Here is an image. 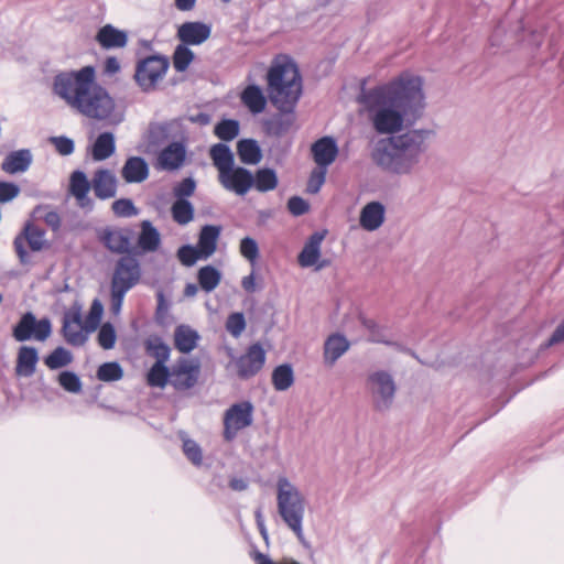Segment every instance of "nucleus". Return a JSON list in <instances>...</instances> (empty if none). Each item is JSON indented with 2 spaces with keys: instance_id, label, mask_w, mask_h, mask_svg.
Listing matches in <instances>:
<instances>
[{
  "instance_id": "f257e3e1",
  "label": "nucleus",
  "mask_w": 564,
  "mask_h": 564,
  "mask_svg": "<svg viewBox=\"0 0 564 564\" xmlns=\"http://www.w3.org/2000/svg\"><path fill=\"white\" fill-rule=\"evenodd\" d=\"M357 101L368 113L375 131L388 134L372 153L373 162L398 175L412 172L427 151L429 129H411L425 108L423 79L408 72L392 80L367 89L361 86Z\"/></svg>"
},
{
  "instance_id": "f03ea898",
  "label": "nucleus",
  "mask_w": 564,
  "mask_h": 564,
  "mask_svg": "<svg viewBox=\"0 0 564 564\" xmlns=\"http://www.w3.org/2000/svg\"><path fill=\"white\" fill-rule=\"evenodd\" d=\"M54 93L88 118L104 120L115 110V101L105 87L96 83L94 66L63 72L54 77Z\"/></svg>"
},
{
  "instance_id": "7ed1b4c3",
  "label": "nucleus",
  "mask_w": 564,
  "mask_h": 564,
  "mask_svg": "<svg viewBox=\"0 0 564 564\" xmlns=\"http://www.w3.org/2000/svg\"><path fill=\"white\" fill-rule=\"evenodd\" d=\"M268 97L278 111L294 112L303 93L297 64L288 55H279L267 73Z\"/></svg>"
},
{
  "instance_id": "20e7f679",
  "label": "nucleus",
  "mask_w": 564,
  "mask_h": 564,
  "mask_svg": "<svg viewBox=\"0 0 564 564\" xmlns=\"http://www.w3.org/2000/svg\"><path fill=\"white\" fill-rule=\"evenodd\" d=\"M278 511L284 523L294 532L303 546L310 547L303 534V518L305 500L299 489L288 478L278 480L276 494Z\"/></svg>"
},
{
  "instance_id": "39448f33",
  "label": "nucleus",
  "mask_w": 564,
  "mask_h": 564,
  "mask_svg": "<svg viewBox=\"0 0 564 564\" xmlns=\"http://www.w3.org/2000/svg\"><path fill=\"white\" fill-rule=\"evenodd\" d=\"M278 511L284 523L294 532L303 546L310 547L303 534V518L305 500L299 489L288 478L278 480L276 494Z\"/></svg>"
},
{
  "instance_id": "423d86ee",
  "label": "nucleus",
  "mask_w": 564,
  "mask_h": 564,
  "mask_svg": "<svg viewBox=\"0 0 564 564\" xmlns=\"http://www.w3.org/2000/svg\"><path fill=\"white\" fill-rule=\"evenodd\" d=\"M170 67L165 55L154 54L141 58L135 66L134 79L144 93L154 90L158 82L164 77Z\"/></svg>"
},
{
  "instance_id": "0eeeda50",
  "label": "nucleus",
  "mask_w": 564,
  "mask_h": 564,
  "mask_svg": "<svg viewBox=\"0 0 564 564\" xmlns=\"http://www.w3.org/2000/svg\"><path fill=\"white\" fill-rule=\"evenodd\" d=\"M367 381L371 387L375 410L388 411L393 404L397 392L393 377L386 370H377L368 376Z\"/></svg>"
},
{
  "instance_id": "6e6552de",
  "label": "nucleus",
  "mask_w": 564,
  "mask_h": 564,
  "mask_svg": "<svg viewBox=\"0 0 564 564\" xmlns=\"http://www.w3.org/2000/svg\"><path fill=\"white\" fill-rule=\"evenodd\" d=\"M52 334V323L47 317L36 319L32 312L22 314L18 323L12 328V336L19 343L31 339L39 341L46 340Z\"/></svg>"
},
{
  "instance_id": "1a4fd4ad",
  "label": "nucleus",
  "mask_w": 564,
  "mask_h": 564,
  "mask_svg": "<svg viewBox=\"0 0 564 564\" xmlns=\"http://www.w3.org/2000/svg\"><path fill=\"white\" fill-rule=\"evenodd\" d=\"M141 265L134 252L121 256L111 276V284L131 290L141 279Z\"/></svg>"
},
{
  "instance_id": "9d476101",
  "label": "nucleus",
  "mask_w": 564,
  "mask_h": 564,
  "mask_svg": "<svg viewBox=\"0 0 564 564\" xmlns=\"http://www.w3.org/2000/svg\"><path fill=\"white\" fill-rule=\"evenodd\" d=\"M44 236L45 230L39 228L33 223L28 221L24 225L23 230L13 240V247L21 264L30 262V254L24 247V242H28L32 251H41L47 247Z\"/></svg>"
},
{
  "instance_id": "9b49d317",
  "label": "nucleus",
  "mask_w": 564,
  "mask_h": 564,
  "mask_svg": "<svg viewBox=\"0 0 564 564\" xmlns=\"http://www.w3.org/2000/svg\"><path fill=\"white\" fill-rule=\"evenodd\" d=\"M200 376V365L198 360H188L180 357L171 369L170 384L176 391H186L194 388Z\"/></svg>"
},
{
  "instance_id": "f8f14e48",
  "label": "nucleus",
  "mask_w": 564,
  "mask_h": 564,
  "mask_svg": "<svg viewBox=\"0 0 564 564\" xmlns=\"http://www.w3.org/2000/svg\"><path fill=\"white\" fill-rule=\"evenodd\" d=\"M133 236V230L129 227L124 228H111L105 227L98 230L97 237L98 240L104 245L106 249H108L112 253L117 254H128L135 253V247L131 246V238Z\"/></svg>"
},
{
  "instance_id": "ddd939ff",
  "label": "nucleus",
  "mask_w": 564,
  "mask_h": 564,
  "mask_svg": "<svg viewBox=\"0 0 564 564\" xmlns=\"http://www.w3.org/2000/svg\"><path fill=\"white\" fill-rule=\"evenodd\" d=\"M265 359V350L260 343L250 345L246 354L235 360L238 377L242 380L254 377L263 368Z\"/></svg>"
},
{
  "instance_id": "4468645a",
  "label": "nucleus",
  "mask_w": 564,
  "mask_h": 564,
  "mask_svg": "<svg viewBox=\"0 0 564 564\" xmlns=\"http://www.w3.org/2000/svg\"><path fill=\"white\" fill-rule=\"evenodd\" d=\"M218 181L223 187L239 196H245L254 184V177L250 170L234 165L226 172L218 174Z\"/></svg>"
},
{
  "instance_id": "2eb2a0df",
  "label": "nucleus",
  "mask_w": 564,
  "mask_h": 564,
  "mask_svg": "<svg viewBox=\"0 0 564 564\" xmlns=\"http://www.w3.org/2000/svg\"><path fill=\"white\" fill-rule=\"evenodd\" d=\"M187 156L184 141H172L160 151L155 166L158 170L174 172L180 170Z\"/></svg>"
},
{
  "instance_id": "dca6fc26",
  "label": "nucleus",
  "mask_w": 564,
  "mask_h": 564,
  "mask_svg": "<svg viewBox=\"0 0 564 564\" xmlns=\"http://www.w3.org/2000/svg\"><path fill=\"white\" fill-rule=\"evenodd\" d=\"M62 334L66 343L75 347L83 346L87 341L88 334L83 328L79 310L64 314Z\"/></svg>"
},
{
  "instance_id": "f3484780",
  "label": "nucleus",
  "mask_w": 564,
  "mask_h": 564,
  "mask_svg": "<svg viewBox=\"0 0 564 564\" xmlns=\"http://www.w3.org/2000/svg\"><path fill=\"white\" fill-rule=\"evenodd\" d=\"M212 25L200 21L184 22L177 30V39L185 45H200L210 37Z\"/></svg>"
},
{
  "instance_id": "a211bd4d",
  "label": "nucleus",
  "mask_w": 564,
  "mask_h": 564,
  "mask_svg": "<svg viewBox=\"0 0 564 564\" xmlns=\"http://www.w3.org/2000/svg\"><path fill=\"white\" fill-rule=\"evenodd\" d=\"M361 325L369 332L368 340L376 344H383L389 347H395L401 351L408 352L413 358H415L419 362L423 364V361L419 358V356L410 348H403L397 341H393L389 338V330L386 326L379 325L376 321L367 317L360 318Z\"/></svg>"
},
{
  "instance_id": "6ab92c4d",
  "label": "nucleus",
  "mask_w": 564,
  "mask_h": 564,
  "mask_svg": "<svg viewBox=\"0 0 564 564\" xmlns=\"http://www.w3.org/2000/svg\"><path fill=\"white\" fill-rule=\"evenodd\" d=\"M338 151L335 138L329 135L317 139L311 147V152L316 165L326 169L335 162Z\"/></svg>"
},
{
  "instance_id": "aec40b11",
  "label": "nucleus",
  "mask_w": 564,
  "mask_h": 564,
  "mask_svg": "<svg viewBox=\"0 0 564 564\" xmlns=\"http://www.w3.org/2000/svg\"><path fill=\"white\" fill-rule=\"evenodd\" d=\"M95 40L104 50H115L126 47L129 36L127 31L105 24L98 29Z\"/></svg>"
},
{
  "instance_id": "412c9836",
  "label": "nucleus",
  "mask_w": 564,
  "mask_h": 564,
  "mask_svg": "<svg viewBox=\"0 0 564 564\" xmlns=\"http://www.w3.org/2000/svg\"><path fill=\"white\" fill-rule=\"evenodd\" d=\"M294 122L295 111H279L278 113L262 120V129L268 137L280 138L291 130Z\"/></svg>"
},
{
  "instance_id": "4be33fe9",
  "label": "nucleus",
  "mask_w": 564,
  "mask_h": 564,
  "mask_svg": "<svg viewBox=\"0 0 564 564\" xmlns=\"http://www.w3.org/2000/svg\"><path fill=\"white\" fill-rule=\"evenodd\" d=\"M327 231H314L304 243L303 249L297 256V262L302 268L314 267L321 257V245L325 239Z\"/></svg>"
},
{
  "instance_id": "5701e85b",
  "label": "nucleus",
  "mask_w": 564,
  "mask_h": 564,
  "mask_svg": "<svg viewBox=\"0 0 564 564\" xmlns=\"http://www.w3.org/2000/svg\"><path fill=\"white\" fill-rule=\"evenodd\" d=\"M118 181L108 169H99L93 177V189L97 198L105 200L116 196Z\"/></svg>"
},
{
  "instance_id": "b1692460",
  "label": "nucleus",
  "mask_w": 564,
  "mask_h": 564,
  "mask_svg": "<svg viewBox=\"0 0 564 564\" xmlns=\"http://www.w3.org/2000/svg\"><path fill=\"white\" fill-rule=\"evenodd\" d=\"M141 231L138 237L135 247V256L147 252H154L161 245V235L156 227L150 220H142L140 224Z\"/></svg>"
},
{
  "instance_id": "393cba45",
  "label": "nucleus",
  "mask_w": 564,
  "mask_h": 564,
  "mask_svg": "<svg viewBox=\"0 0 564 564\" xmlns=\"http://www.w3.org/2000/svg\"><path fill=\"white\" fill-rule=\"evenodd\" d=\"M386 217V207L382 203L373 200L367 203L360 210L359 224L367 231H375L382 226Z\"/></svg>"
},
{
  "instance_id": "a878e982",
  "label": "nucleus",
  "mask_w": 564,
  "mask_h": 564,
  "mask_svg": "<svg viewBox=\"0 0 564 564\" xmlns=\"http://www.w3.org/2000/svg\"><path fill=\"white\" fill-rule=\"evenodd\" d=\"M121 176L127 183H141L149 176V165L142 156H129L121 170Z\"/></svg>"
},
{
  "instance_id": "bb28decb",
  "label": "nucleus",
  "mask_w": 564,
  "mask_h": 564,
  "mask_svg": "<svg viewBox=\"0 0 564 564\" xmlns=\"http://www.w3.org/2000/svg\"><path fill=\"white\" fill-rule=\"evenodd\" d=\"M39 351L33 346H21L18 351L15 375L30 378L36 370Z\"/></svg>"
},
{
  "instance_id": "cd10ccee",
  "label": "nucleus",
  "mask_w": 564,
  "mask_h": 564,
  "mask_svg": "<svg viewBox=\"0 0 564 564\" xmlns=\"http://www.w3.org/2000/svg\"><path fill=\"white\" fill-rule=\"evenodd\" d=\"M253 405L249 401L231 405L225 414V420L234 425L236 431H240L252 424Z\"/></svg>"
},
{
  "instance_id": "c85d7f7f",
  "label": "nucleus",
  "mask_w": 564,
  "mask_h": 564,
  "mask_svg": "<svg viewBox=\"0 0 564 564\" xmlns=\"http://www.w3.org/2000/svg\"><path fill=\"white\" fill-rule=\"evenodd\" d=\"M221 230L219 225H204L200 228L196 247L203 253V259H208L215 253Z\"/></svg>"
},
{
  "instance_id": "c756f323",
  "label": "nucleus",
  "mask_w": 564,
  "mask_h": 564,
  "mask_svg": "<svg viewBox=\"0 0 564 564\" xmlns=\"http://www.w3.org/2000/svg\"><path fill=\"white\" fill-rule=\"evenodd\" d=\"M350 347L348 339L339 333L332 334L324 343V361L333 366Z\"/></svg>"
},
{
  "instance_id": "7c9ffc66",
  "label": "nucleus",
  "mask_w": 564,
  "mask_h": 564,
  "mask_svg": "<svg viewBox=\"0 0 564 564\" xmlns=\"http://www.w3.org/2000/svg\"><path fill=\"white\" fill-rule=\"evenodd\" d=\"M199 339L198 332L189 325L181 324L174 330V346L182 354H189L194 350Z\"/></svg>"
},
{
  "instance_id": "2f4dec72",
  "label": "nucleus",
  "mask_w": 564,
  "mask_h": 564,
  "mask_svg": "<svg viewBox=\"0 0 564 564\" xmlns=\"http://www.w3.org/2000/svg\"><path fill=\"white\" fill-rule=\"evenodd\" d=\"M172 123L150 122L145 135L147 148L149 151H155L162 148L171 137Z\"/></svg>"
},
{
  "instance_id": "473e14b6",
  "label": "nucleus",
  "mask_w": 564,
  "mask_h": 564,
  "mask_svg": "<svg viewBox=\"0 0 564 564\" xmlns=\"http://www.w3.org/2000/svg\"><path fill=\"white\" fill-rule=\"evenodd\" d=\"M93 186L87 178L85 172L76 170L72 173L69 178V191L72 195L78 200L80 207L91 205V200L88 197V193Z\"/></svg>"
},
{
  "instance_id": "72a5a7b5",
  "label": "nucleus",
  "mask_w": 564,
  "mask_h": 564,
  "mask_svg": "<svg viewBox=\"0 0 564 564\" xmlns=\"http://www.w3.org/2000/svg\"><path fill=\"white\" fill-rule=\"evenodd\" d=\"M32 163V153L29 149L10 152L3 160L1 169L9 174L25 172Z\"/></svg>"
},
{
  "instance_id": "f704fd0d",
  "label": "nucleus",
  "mask_w": 564,
  "mask_h": 564,
  "mask_svg": "<svg viewBox=\"0 0 564 564\" xmlns=\"http://www.w3.org/2000/svg\"><path fill=\"white\" fill-rule=\"evenodd\" d=\"M241 101L253 115L261 113L267 107V97L259 85H248L241 93Z\"/></svg>"
},
{
  "instance_id": "c9c22d12",
  "label": "nucleus",
  "mask_w": 564,
  "mask_h": 564,
  "mask_svg": "<svg viewBox=\"0 0 564 564\" xmlns=\"http://www.w3.org/2000/svg\"><path fill=\"white\" fill-rule=\"evenodd\" d=\"M214 166L221 174L235 165V155L230 147L224 142L214 144L209 151Z\"/></svg>"
},
{
  "instance_id": "e433bc0d",
  "label": "nucleus",
  "mask_w": 564,
  "mask_h": 564,
  "mask_svg": "<svg viewBox=\"0 0 564 564\" xmlns=\"http://www.w3.org/2000/svg\"><path fill=\"white\" fill-rule=\"evenodd\" d=\"M116 152V138L112 132H101L91 147V156L95 161H104Z\"/></svg>"
},
{
  "instance_id": "4c0bfd02",
  "label": "nucleus",
  "mask_w": 564,
  "mask_h": 564,
  "mask_svg": "<svg viewBox=\"0 0 564 564\" xmlns=\"http://www.w3.org/2000/svg\"><path fill=\"white\" fill-rule=\"evenodd\" d=\"M237 154L241 163L256 165L262 160V150L254 139H241L237 142Z\"/></svg>"
},
{
  "instance_id": "58836bf2",
  "label": "nucleus",
  "mask_w": 564,
  "mask_h": 564,
  "mask_svg": "<svg viewBox=\"0 0 564 564\" xmlns=\"http://www.w3.org/2000/svg\"><path fill=\"white\" fill-rule=\"evenodd\" d=\"M144 349L147 355L155 358L154 364H165L171 355L170 346L159 335H150L144 340Z\"/></svg>"
},
{
  "instance_id": "ea45409f",
  "label": "nucleus",
  "mask_w": 564,
  "mask_h": 564,
  "mask_svg": "<svg viewBox=\"0 0 564 564\" xmlns=\"http://www.w3.org/2000/svg\"><path fill=\"white\" fill-rule=\"evenodd\" d=\"M221 278L220 270L212 264L202 267L197 272L198 285L206 293L213 292L219 285Z\"/></svg>"
},
{
  "instance_id": "a19ab883",
  "label": "nucleus",
  "mask_w": 564,
  "mask_h": 564,
  "mask_svg": "<svg viewBox=\"0 0 564 564\" xmlns=\"http://www.w3.org/2000/svg\"><path fill=\"white\" fill-rule=\"evenodd\" d=\"M253 187L260 193H267L276 188L279 178L276 171L272 167H261L253 174Z\"/></svg>"
},
{
  "instance_id": "79ce46f5",
  "label": "nucleus",
  "mask_w": 564,
  "mask_h": 564,
  "mask_svg": "<svg viewBox=\"0 0 564 564\" xmlns=\"http://www.w3.org/2000/svg\"><path fill=\"white\" fill-rule=\"evenodd\" d=\"M272 384L276 391H285L294 383V371L291 364L276 366L272 371Z\"/></svg>"
},
{
  "instance_id": "37998d69",
  "label": "nucleus",
  "mask_w": 564,
  "mask_h": 564,
  "mask_svg": "<svg viewBox=\"0 0 564 564\" xmlns=\"http://www.w3.org/2000/svg\"><path fill=\"white\" fill-rule=\"evenodd\" d=\"M171 381V369L165 364H153L147 373V383L152 388H165Z\"/></svg>"
},
{
  "instance_id": "c03bdc74",
  "label": "nucleus",
  "mask_w": 564,
  "mask_h": 564,
  "mask_svg": "<svg viewBox=\"0 0 564 564\" xmlns=\"http://www.w3.org/2000/svg\"><path fill=\"white\" fill-rule=\"evenodd\" d=\"M240 132V123L237 119L223 118L214 127L215 135L224 143L230 142L238 137Z\"/></svg>"
},
{
  "instance_id": "a18cd8bd",
  "label": "nucleus",
  "mask_w": 564,
  "mask_h": 564,
  "mask_svg": "<svg viewBox=\"0 0 564 564\" xmlns=\"http://www.w3.org/2000/svg\"><path fill=\"white\" fill-rule=\"evenodd\" d=\"M195 58V53L189 48L188 45L180 43L174 48L172 55L173 67L177 73H184L188 69L189 65Z\"/></svg>"
},
{
  "instance_id": "49530a36",
  "label": "nucleus",
  "mask_w": 564,
  "mask_h": 564,
  "mask_svg": "<svg viewBox=\"0 0 564 564\" xmlns=\"http://www.w3.org/2000/svg\"><path fill=\"white\" fill-rule=\"evenodd\" d=\"M73 361V354L63 346L56 347L44 357V364L51 370L61 369Z\"/></svg>"
},
{
  "instance_id": "de8ad7c7",
  "label": "nucleus",
  "mask_w": 564,
  "mask_h": 564,
  "mask_svg": "<svg viewBox=\"0 0 564 564\" xmlns=\"http://www.w3.org/2000/svg\"><path fill=\"white\" fill-rule=\"evenodd\" d=\"M172 218L178 225H186L194 218V206L189 200H175L171 207Z\"/></svg>"
},
{
  "instance_id": "09e8293b",
  "label": "nucleus",
  "mask_w": 564,
  "mask_h": 564,
  "mask_svg": "<svg viewBox=\"0 0 564 564\" xmlns=\"http://www.w3.org/2000/svg\"><path fill=\"white\" fill-rule=\"evenodd\" d=\"M123 377V369L118 361L101 364L97 369V378L104 382L118 381Z\"/></svg>"
},
{
  "instance_id": "8fccbe9b",
  "label": "nucleus",
  "mask_w": 564,
  "mask_h": 564,
  "mask_svg": "<svg viewBox=\"0 0 564 564\" xmlns=\"http://www.w3.org/2000/svg\"><path fill=\"white\" fill-rule=\"evenodd\" d=\"M102 314L104 305L98 299H95L83 324L86 334L95 332L100 326Z\"/></svg>"
},
{
  "instance_id": "3c124183",
  "label": "nucleus",
  "mask_w": 564,
  "mask_h": 564,
  "mask_svg": "<svg viewBox=\"0 0 564 564\" xmlns=\"http://www.w3.org/2000/svg\"><path fill=\"white\" fill-rule=\"evenodd\" d=\"M58 384L69 393H79L83 389V383L79 376L72 370H63L57 377Z\"/></svg>"
},
{
  "instance_id": "603ef678",
  "label": "nucleus",
  "mask_w": 564,
  "mask_h": 564,
  "mask_svg": "<svg viewBox=\"0 0 564 564\" xmlns=\"http://www.w3.org/2000/svg\"><path fill=\"white\" fill-rule=\"evenodd\" d=\"M98 345L106 349H112L117 341V333L115 326L110 322H106L99 326L97 335Z\"/></svg>"
},
{
  "instance_id": "864d4df0",
  "label": "nucleus",
  "mask_w": 564,
  "mask_h": 564,
  "mask_svg": "<svg viewBox=\"0 0 564 564\" xmlns=\"http://www.w3.org/2000/svg\"><path fill=\"white\" fill-rule=\"evenodd\" d=\"M178 261L184 267H193L199 259H203V253L197 247L192 245H183L176 252Z\"/></svg>"
},
{
  "instance_id": "5fc2aeb1",
  "label": "nucleus",
  "mask_w": 564,
  "mask_h": 564,
  "mask_svg": "<svg viewBox=\"0 0 564 564\" xmlns=\"http://www.w3.org/2000/svg\"><path fill=\"white\" fill-rule=\"evenodd\" d=\"M327 174V169L323 166H316L312 170L307 185H306V192L308 194H317L321 191V187L325 183Z\"/></svg>"
},
{
  "instance_id": "6e6d98bb",
  "label": "nucleus",
  "mask_w": 564,
  "mask_h": 564,
  "mask_svg": "<svg viewBox=\"0 0 564 564\" xmlns=\"http://www.w3.org/2000/svg\"><path fill=\"white\" fill-rule=\"evenodd\" d=\"M196 186V181L192 176L183 178L173 188L175 200H188L187 198L195 193Z\"/></svg>"
},
{
  "instance_id": "4d7b16f0",
  "label": "nucleus",
  "mask_w": 564,
  "mask_h": 564,
  "mask_svg": "<svg viewBox=\"0 0 564 564\" xmlns=\"http://www.w3.org/2000/svg\"><path fill=\"white\" fill-rule=\"evenodd\" d=\"M246 318L243 313L235 312L231 313L226 321V329L234 337H239L246 329Z\"/></svg>"
},
{
  "instance_id": "13d9d810",
  "label": "nucleus",
  "mask_w": 564,
  "mask_h": 564,
  "mask_svg": "<svg viewBox=\"0 0 564 564\" xmlns=\"http://www.w3.org/2000/svg\"><path fill=\"white\" fill-rule=\"evenodd\" d=\"M239 249L241 256L246 258L251 264H254L259 257V246L257 240L247 236L240 240Z\"/></svg>"
},
{
  "instance_id": "bf43d9fd",
  "label": "nucleus",
  "mask_w": 564,
  "mask_h": 564,
  "mask_svg": "<svg viewBox=\"0 0 564 564\" xmlns=\"http://www.w3.org/2000/svg\"><path fill=\"white\" fill-rule=\"evenodd\" d=\"M111 209L117 217H132L138 215V208L130 198H119L115 200Z\"/></svg>"
},
{
  "instance_id": "052dcab7",
  "label": "nucleus",
  "mask_w": 564,
  "mask_h": 564,
  "mask_svg": "<svg viewBox=\"0 0 564 564\" xmlns=\"http://www.w3.org/2000/svg\"><path fill=\"white\" fill-rule=\"evenodd\" d=\"M183 452L188 460L195 466H200L203 463V452L200 446L192 438L183 440Z\"/></svg>"
},
{
  "instance_id": "680f3d73",
  "label": "nucleus",
  "mask_w": 564,
  "mask_h": 564,
  "mask_svg": "<svg viewBox=\"0 0 564 564\" xmlns=\"http://www.w3.org/2000/svg\"><path fill=\"white\" fill-rule=\"evenodd\" d=\"M48 142L55 147L58 154L63 156L70 155L75 151V142L66 135L51 137Z\"/></svg>"
},
{
  "instance_id": "e2e57ef3",
  "label": "nucleus",
  "mask_w": 564,
  "mask_h": 564,
  "mask_svg": "<svg viewBox=\"0 0 564 564\" xmlns=\"http://www.w3.org/2000/svg\"><path fill=\"white\" fill-rule=\"evenodd\" d=\"M288 210L295 217L302 216L310 210V204L301 196H292L288 200Z\"/></svg>"
},
{
  "instance_id": "0e129e2a",
  "label": "nucleus",
  "mask_w": 564,
  "mask_h": 564,
  "mask_svg": "<svg viewBox=\"0 0 564 564\" xmlns=\"http://www.w3.org/2000/svg\"><path fill=\"white\" fill-rule=\"evenodd\" d=\"M158 306L155 310V322L159 325H165L166 314L171 306L170 302L165 299L163 291L156 292Z\"/></svg>"
},
{
  "instance_id": "69168bd1",
  "label": "nucleus",
  "mask_w": 564,
  "mask_h": 564,
  "mask_svg": "<svg viewBox=\"0 0 564 564\" xmlns=\"http://www.w3.org/2000/svg\"><path fill=\"white\" fill-rule=\"evenodd\" d=\"M20 194V186L13 182L0 181V203H8Z\"/></svg>"
},
{
  "instance_id": "338daca9",
  "label": "nucleus",
  "mask_w": 564,
  "mask_h": 564,
  "mask_svg": "<svg viewBox=\"0 0 564 564\" xmlns=\"http://www.w3.org/2000/svg\"><path fill=\"white\" fill-rule=\"evenodd\" d=\"M130 290L110 284L111 311L117 314L120 312L126 294Z\"/></svg>"
},
{
  "instance_id": "774afa93",
  "label": "nucleus",
  "mask_w": 564,
  "mask_h": 564,
  "mask_svg": "<svg viewBox=\"0 0 564 564\" xmlns=\"http://www.w3.org/2000/svg\"><path fill=\"white\" fill-rule=\"evenodd\" d=\"M562 343H564V318L555 327L554 332L552 333L547 341L543 345V347L549 348Z\"/></svg>"
}]
</instances>
